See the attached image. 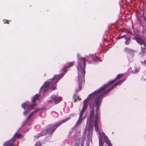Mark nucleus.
<instances>
[{"mask_svg":"<svg viewBox=\"0 0 146 146\" xmlns=\"http://www.w3.org/2000/svg\"><path fill=\"white\" fill-rule=\"evenodd\" d=\"M95 104L96 107V115L94 116V110L93 108L91 111V113L90 117L88 119L87 124H89L88 128V133L87 136L86 146H89L90 141L92 142V137L93 127V123L94 122L95 127V131L96 132H98L99 134V146H103L104 142L102 139V136H103L106 140V142L108 146H112L111 144L108 137L104 133L102 132L100 133L98 128V123L99 122L100 117L98 114V111L99 106L101 104V100H96L95 101ZM85 139L84 137H83L81 141L80 146H84L83 145L84 143Z\"/></svg>","mask_w":146,"mask_h":146,"instance_id":"nucleus-1","label":"nucleus"},{"mask_svg":"<svg viewBox=\"0 0 146 146\" xmlns=\"http://www.w3.org/2000/svg\"><path fill=\"white\" fill-rule=\"evenodd\" d=\"M122 76V74H119L117 76L115 80L110 81L108 83L103 85L100 89L95 91L94 93L89 95L87 98L84 101V105L80 113L79 119L77 121V123H79L80 121L81 117L87 107V104L88 102H89L90 103V108H93L94 107L96 106L95 102L96 100H99L100 99L101 100V103L102 100V99L101 98L102 96L105 93L108 92L109 91L117 85H120L125 80V79L119 81L116 83L111 89H109L107 91L105 90L106 88L114 82L117 79L120 78Z\"/></svg>","mask_w":146,"mask_h":146,"instance_id":"nucleus-2","label":"nucleus"},{"mask_svg":"<svg viewBox=\"0 0 146 146\" xmlns=\"http://www.w3.org/2000/svg\"><path fill=\"white\" fill-rule=\"evenodd\" d=\"M86 60L84 57L80 58L78 62L77 69L78 81L79 83V90H76L78 92L81 90V85L84 82V75L85 73V68Z\"/></svg>","mask_w":146,"mask_h":146,"instance_id":"nucleus-3","label":"nucleus"},{"mask_svg":"<svg viewBox=\"0 0 146 146\" xmlns=\"http://www.w3.org/2000/svg\"><path fill=\"white\" fill-rule=\"evenodd\" d=\"M63 75L64 74H62L61 76L59 75H55L53 78L50 79L48 82H45L44 85L41 88V89H43L44 91L45 92L48 90V87L50 86L52 89L54 90L55 89V87H51V86L57 82Z\"/></svg>","mask_w":146,"mask_h":146,"instance_id":"nucleus-4","label":"nucleus"},{"mask_svg":"<svg viewBox=\"0 0 146 146\" xmlns=\"http://www.w3.org/2000/svg\"><path fill=\"white\" fill-rule=\"evenodd\" d=\"M39 95L38 94H36L35 96L32 99V102L33 104V106H31L29 105H27L25 103H24L22 104V107L25 110H27L28 111L26 110L24 112V114L26 115L27 113L29 112V111L31 110L33 107V106L35 104H34L35 101L38 99L39 97Z\"/></svg>","mask_w":146,"mask_h":146,"instance_id":"nucleus-5","label":"nucleus"},{"mask_svg":"<svg viewBox=\"0 0 146 146\" xmlns=\"http://www.w3.org/2000/svg\"><path fill=\"white\" fill-rule=\"evenodd\" d=\"M70 119L69 118H68L66 119L63 120L61 121L59 123L57 124V125H49V126L47 127V130L45 131V132H47L48 133H52L54 132V130L58 126L60 125L61 124L65 122L66 121H68Z\"/></svg>","mask_w":146,"mask_h":146,"instance_id":"nucleus-6","label":"nucleus"},{"mask_svg":"<svg viewBox=\"0 0 146 146\" xmlns=\"http://www.w3.org/2000/svg\"><path fill=\"white\" fill-rule=\"evenodd\" d=\"M50 98L55 104L58 103L61 100V98L60 97H57L55 95H53L51 96Z\"/></svg>","mask_w":146,"mask_h":146,"instance_id":"nucleus-7","label":"nucleus"},{"mask_svg":"<svg viewBox=\"0 0 146 146\" xmlns=\"http://www.w3.org/2000/svg\"><path fill=\"white\" fill-rule=\"evenodd\" d=\"M40 110V109H37L35 110L34 111L32 112L27 118L26 120L27 121H28L31 119V117L34 115V113H36L37 112L39 111Z\"/></svg>","mask_w":146,"mask_h":146,"instance_id":"nucleus-8","label":"nucleus"},{"mask_svg":"<svg viewBox=\"0 0 146 146\" xmlns=\"http://www.w3.org/2000/svg\"><path fill=\"white\" fill-rule=\"evenodd\" d=\"M3 146H13V143L12 142L10 141L7 142H6L3 144Z\"/></svg>","mask_w":146,"mask_h":146,"instance_id":"nucleus-9","label":"nucleus"},{"mask_svg":"<svg viewBox=\"0 0 146 146\" xmlns=\"http://www.w3.org/2000/svg\"><path fill=\"white\" fill-rule=\"evenodd\" d=\"M46 134V133H41L40 134H38L34 137L35 139H36L37 138H38L39 137L41 136L42 135H45Z\"/></svg>","mask_w":146,"mask_h":146,"instance_id":"nucleus-10","label":"nucleus"},{"mask_svg":"<svg viewBox=\"0 0 146 146\" xmlns=\"http://www.w3.org/2000/svg\"><path fill=\"white\" fill-rule=\"evenodd\" d=\"M125 50L126 53H131L133 52V51L132 50L127 48H125Z\"/></svg>","mask_w":146,"mask_h":146,"instance_id":"nucleus-11","label":"nucleus"},{"mask_svg":"<svg viewBox=\"0 0 146 146\" xmlns=\"http://www.w3.org/2000/svg\"><path fill=\"white\" fill-rule=\"evenodd\" d=\"M21 136V135L19 134H17L16 133L15 135H14V137L12 138V139L11 140V141L12 139H13L14 141H15L14 137H16L17 138H19Z\"/></svg>","mask_w":146,"mask_h":146,"instance_id":"nucleus-12","label":"nucleus"},{"mask_svg":"<svg viewBox=\"0 0 146 146\" xmlns=\"http://www.w3.org/2000/svg\"><path fill=\"white\" fill-rule=\"evenodd\" d=\"M125 39L126 41L125 42V44H128L130 41V39L128 38H126Z\"/></svg>","mask_w":146,"mask_h":146,"instance_id":"nucleus-13","label":"nucleus"},{"mask_svg":"<svg viewBox=\"0 0 146 146\" xmlns=\"http://www.w3.org/2000/svg\"><path fill=\"white\" fill-rule=\"evenodd\" d=\"M74 62H70L68 64V66H67L68 67H70L74 65Z\"/></svg>","mask_w":146,"mask_h":146,"instance_id":"nucleus-14","label":"nucleus"},{"mask_svg":"<svg viewBox=\"0 0 146 146\" xmlns=\"http://www.w3.org/2000/svg\"><path fill=\"white\" fill-rule=\"evenodd\" d=\"M41 143L39 142L38 141L37 142L35 145V146H41Z\"/></svg>","mask_w":146,"mask_h":146,"instance_id":"nucleus-15","label":"nucleus"},{"mask_svg":"<svg viewBox=\"0 0 146 146\" xmlns=\"http://www.w3.org/2000/svg\"><path fill=\"white\" fill-rule=\"evenodd\" d=\"M138 72V70L136 68L134 71L133 72L134 73H137V72Z\"/></svg>","mask_w":146,"mask_h":146,"instance_id":"nucleus-16","label":"nucleus"},{"mask_svg":"<svg viewBox=\"0 0 146 146\" xmlns=\"http://www.w3.org/2000/svg\"><path fill=\"white\" fill-rule=\"evenodd\" d=\"M74 100H75L76 99H78L79 100H80V98L76 96H74Z\"/></svg>","mask_w":146,"mask_h":146,"instance_id":"nucleus-17","label":"nucleus"},{"mask_svg":"<svg viewBox=\"0 0 146 146\" xmlns=\"http://www.w3.org/2000/svg\"><path fill=\"white\" fill-rule=\"evenodd\" d=\"M142 64L145 65L146 66V60H144L143 62H142Z\"/></svg>","mask_w":146,"mask_h":146,"instance_id":"nucleus-18","label":"nucleus"},{"mask_svg":"<svg viewBox=\"0 0 146 146\" xmlns=\"http://www.w3.org/2000/svg\"><path fill=\"white\" fill-rule=\"evenodd\" d=\"M48 103H51L52 102V101L51 100H49L48 101Z\"/></svg>","mask_w":146,"mask_h":146,"instance_id":"nucleus-19","label":"nucleus"},{"mask_svg":"<svg viewBox=\"0 0 146 146\" xmlns=\"http://www.w3.org/2000/svg\"><path fill=\"white\" fill-rule=\"evenodd\" d=\"M144 51H143V50H141V52L140 53H141V54H144Z\"/></svg>","mask_w":146,"mask_h":146,"instance_id":"nucleus-20","label":"nucleus"},{"mask_svg":"<svg viewBox=\"0 0 146 146\" xmlns=\"http://www.w3.org/2000/svg\"><path fill=\"white\" fill-rule=\"evenodd\" d=\"M98 58L97 57L95 59H94V60L96 61H98Z\"/></svg>","mask_w":146,"mask_h":146,"instance_id":"nucleus-21","label":"nucleus"},{"mask_svg":"<svg viewBox=\"0 0 146 146\" xmlns=\"http://www.w3.org/2000/svg\"><path fill=\"white\" fill-rule=\"evenodd\" d=\"M124 36H121V37H118V38L119 39V38H123V37H124Z\"/></svg>","mask_w":146,"mask_h":146,"instance_id":"nucleus-22","label":"nucleus"},{"mask_svg":"<svg viewBox=\"0 0 146 146\" xmlns=\"http://www.w3.org/2000/svg\"><path fill=\"white\" fill-rule=\"evenodd\" d=\"M63 70H64V71H65V72H66V71H66V68H64V69H63Z\"/></svg>","mask_w":146,"mask_h":146,"instance_id":"nucleus-23","label":"nucleus"},{"mask_svg":"<svg viewBox=\"0 0 146 146\" xmlns=\"http://www.w3.org/2000/svg\"><path fill=\"white\" fill-rule=\"evenodd\" d=\"M90 57H92V55H90Z\"/></svg>","mask_w":146,"mask_h":146,"instance_id":"nucleus-24","label":"nucleus"}]
</instances>
